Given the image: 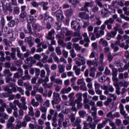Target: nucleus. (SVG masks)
Instances as JSON below:
<instances>
[{
	"label": "nucleus",
	"instance_id": "f257e3e1",
	"mask_svg": "<svg viewBox=\"0 0 129 129\" xmlns=\"http://www.w3.org/2000/svg\"><path fill=\"white\" fill-rule=\"evenodd\" d=\"M35 20L36 19L34 18V17L29 16V18L27 20L28 23L27 25V29H24V32L25 34H29V35H33V34H34L33 31L32 30V26L31 25V24H35Z\"/></svg>",
	"mask_w": 129,
	"mask_h": 129
},
{
	"label": "nucleus",
	"instance_id": "f03ea898",
	"mask_svg": "<svg viewBox=\"0 0 129 129\" xmlns=\"http://www.w3.org/2000/svg\"><path fill=\"white\" fill-rule=\"evenodd\" d=\"M39 20L44 21L46 24H54V18L51 16L48 15V12L39 16Z\"/></svg>",
	"mask_w": 129,
	"mask_h": 129
},
{
	"label": "nucleus",
	"instance_id": "7ed1b4c3",
	"mask_svg": "<svg viewBox=\"0 0 129 129\" xmlns=\"http://www.w3.org/2000/svg\"><path fill=\"white\" fill-rule=\"evenodd\" d=\"M60 101H61L60 94L54 92L53 94V100L51 101L52 105L54 106L55 104H58V103H60Z\"/></svg>",
	"mask_w": 129,
	"mask_h": 129
},
{
	"label": "nucleus",
	"instance_id": "20e7f679",
	"mask_svg": "<svg viewBox=\"0 0 129 129\" xmlns=\"http://www.w3.org/2000/svg\"><path fill=\"white\" fill-rule=\"evenodd\" d=\"M55 34V30L52 29L50 31L48 32V34L46 37V39L47 40H51V45H55L56 44V41L54 40L55 37L53 36V34Z\"/></svg>",
	"mask_w": 129,
	"mask_h": 129
},
{
	"label": "nucleus",
	"instance_id": "39448f33",
	"mask_svg": "<svg viewBox=\"0 0 129 129\" xmlns=\"http://www.w3.org/2000/svg\"><path fill=\"white\" fill-rule=\"evenodd\" d=\"M5 8H5L4 6H3V10L4 14L9 15V12H9L10 14H12V13H13V5L9 4L6 6Z\"/></svg>",
	"mask_w": 129,
	"mask_h": 129
},
{
	"label": "nucleus",
	"instance_id": "423d86ee",
	"mask_svg": "<svg viewBox=\"0 0 129 129\" xmlns=\"http://www.w3.org/2000/svg\"><path fill=\"white\" fill-rule=\"evenodd\" d=\"M55 14V17L56 18L57 21H58V22L59 23H61V22H62V20L64 19V16H63V12L59 9L56 11Z\"/></svg>",
	"mask_w": 129,
	"mask_h": 129
},
{
	"label": "nucleus",
	"instance_id": "0eeeda50",
	"mask_svg": "<svg viewBox=\"0 0 129 129\" xmlns=\"http://www.w3.org/2000/svg\"><path fill=\"white\" fill-rule=\"evenodd\" d=\"M89 7L93 8V3L86 2L84 6L81 8V11L89 13V10H88Z\"/></svg>",
	"mask_w": 129,
	"mask_h": 129
},
{
	"label": "nucleus",
	"instance_id": "6e6552de",
	"mask_svg": "<svg viewBox=\"0 0 129 129\" xmlns=\"http://www.w3.org/2000/svg\"><path fill=\"white\" fill-rule=\"evenodd\" d=\"M24 42L28 44L29 47H33L34 46V38L32 36L26 37L25 38Z\"/></svg>",
	"mask_w": 129,
	"mask_h": 129
},
{
	"label": "nucleus",
	"instance_id": "1a4fd4ad",
	"mask_svg": "<svg viewBox=\"0 0 129 129\" xmlns=\"http://www.w3.org/2000/svg\"><path fill=\"white\" fill-rule=\"evenodd\" d=\"M32 30L35 33H37V32H41L42 31V26L39 24H32Z\"/></svg>",
	"mask_w": 129,
	"mask_h": 129
},
{
	"label": "nucleus",
	"instance_id": "9d476101",
	"mask_svg": "<svg viewBox=\"0 0 129 129\" xmlns=\"http://www.w3.org/2000/svg\"><path fill=\"white\" fill-rule=\"evenodd\" d=\"M71 27L74 30H80V24L76 21H73L71 22ZM78 27V28H77Z\"/></svg>",
	"mask_w": 129,
	"mask_h": 129
},
{
	"label": "nucleus",
	"instance_id": "9b49d317",
	"mask_svg": "<svg viewBox=\"0 0 129 129\" xmlns=\"http://www.w3.org/2000/svg\"><path fill=\"white\" fill-rule=\"evenodd\" d=\"M109 13L110 12L108 9L104 8V9L102 10L101 14L103 16V18H108V17H109Z\"/></svg>",
	"mask_w": 129,
	"mask_h": 129
},
{
	"label": "nucleus",
	"instance_id": "f8f14e48",
	"mask_svg": "<svg viewBox=\"0 0 129 129\" xmlns=\"http://www.w3.org/2000/svg\"><path fill=\"white\" fill-rule=\"evenodd\" d=\"M39 5L40 7H42V9L43 11H47L48 9H49V7H48L49 3L48 2H40Z\"/></svg>",
	"mask_w": 129,
	"mask_h": 129
},
{
	"label": "nucleus",
	"instance_id": "ddd939ff",
	"mask_svg": "<svg viewBox=\"0 0 129 129\" xmlns=\"http://www.w3.org/2000/svg\"><path fill=\"white\" fill-rule=\"evenodd\" d=\"M27 18H28V14L26 12H22L19 15V19L22 22H24L25 19H27Z\"/></svg>",
	"mask_w": 129,
	"mask_h": 129
},
{
	"label": "nucleus",
	"instance_id": "4468645a",
	"mask_svg": "<svg viewBox=\"0 0 129 129\" xmlns=\"http://www.w3.org/2000/svg\"><path fill=\"white\" fill-rule=\"evenodd\" d=\"M79 16L83 20H89V15L86 12L80 13Z\"/></svg>",
	"mask_w": 129,
	"mask_h": 129
},
{
	"label": "nucleus",
	"instance_id": "2eb2a0df",
	"mask_svg": "<svg viewBox=\"0 0 129 129\" xmlns=\"http://www.w3.org/2000/svg\"><path fill=\"white\" fill-rule=\"evenodd\" d=\"M64 14L67 18H71L73 15V10L69 9L64 12Z\"/></svg>",
	"mask_w": 129,
	"mask_h": 129
},
{
	"label": "nucleus",
	"instance_id": "dca6fc26",
	"mask_svg": "<svg viewBox=\"0 0 129 129\" xmlns=\"http://www.w3.org/2000/svg\"><path fill=\"white\" fill-rule=\"evenodd\" d=\"M30 61L32 63V64H36V63H37V60H36V59H33V57H29L26 58V60L25 61V63L26 64H28V63H29Z\"/></svg>",
	"mask_w": 129,
	"mask_h": 129
},
{
	"label": "nucleus",
	"instance_id": "f3484780",
	"mask_svg": "<svg viewBox=\"0 0 129 129\" xmlns=\"http://www.w3.org/2000/svg\"><path fill=\"white\" fill-rule=\"evenodd\" d=\"M103 2H104V0H95V3L97 6L99 7V8H103Z\"/></svg>",
	"mask_w": 129,
	"mask_h": 129
},
{
	"label": "nucleus",
	"instance_id": "a211bd4d",
	"mask_svg": "<svg viewBox=\"0 0 129 129\" xmlns=\"http://www.w3.org/2000/svg\"><path fill=\"white\" fill-rule=\"evenodd\" d=\"M32 7L33 8H35V9H38L39 8V6H40V2H37L36 1H32L31 4Z\"/></svg>",
	"mask_w": 129,
	"mask_h": 129
},
{
	"label": "nucleus",
	"instance_id": "6ab92c4d",
	"mask_svg": "<svg viewBox=\"0 0 129 129\" xmlns=\"http://www.w3.org/2000/svg\"><path fill=\"white\" fill-rule=\"evenodd\" d=\"M16 25V19L15 20L9 21L8 23V27L10 28H14V26Z\"/></svg>",
	"mask_w": 129,
	"mask_h": 129
},
{
	"label": "nucleus",
	"instance_id": "aec40b11",
	"mask_svg": "<svg viewBox=\"0 0 129 129\" xmlns=\"http://www.w3.org/2000/svg\"><path fill=\"white\" fill-rule=\"evenodd\" d=\"M59 8V3H55L52 5V7L51 8V11H53V12L55 11H56V10H58V8Z\"/></svg>",
	"mask_w": 129,
	"mask_h": 129
},
{
	"label": "nucleus",
	"instance_id": "412c9836",
	"mask_svg": "<svg viewBox=\"0 0 129 129\" xmlns=\"http://www.w3.org/2000/svg\"><path fill=\"white\" fill-rule=\"evenodd\" d=\"M101 42H102V46L103 47H107L108 46V42L106 40H103V38H101L99 42L100 43Z\"/></svg>",
	"mask_w": 129,
	"mask_h": 129
},
{
	"label": "nucleus",
	"instance_id": "4be33fe9",
	"mask_svg": "<svg viewBox=\"0 0 129 129\" xmlns=\"http://www.w3.org/2000/svg\"><path fill=\"white\" fill-rule=\"evenodd\" d=\"M68 2H69L70 4L71 5H74V6H75L76 5H78L79 4V1L78 0H67Z\"/></svg>",
	"mask_w": 129,
	"mask_h": 129
},
{
	"label": "nucleus",
	"instance_id": "5701e85b",
	"mask_svg": "<svg viewBox=\"0 0 129 129\" xmlns=\"http://www.w3.org/2000/svg\"><path fill=\"white\" fill-rule=\"evenodd\" d=\"M77 36L78 37L72 39V41L74 42H78L79 40H81V39H82V36L80 35V34H78Z\"/></svg>",
	"mask_w": 129,
	"mask_h": 129
},
{
	"label": "nucleus",
	"instance_id": "b1692460",
	"mask_svg": "<svg viewBox=\"0 0 129 129\" xmlns=\"http://www.w3.org/2000/svg\"><path fill=\"white\" fill-rule=\"evenodd\" d=\"M114 20L111 18H109L108 20H106L104 22L105 25H108V24H113Z\"/></svg>",
	"mask_w": 129,
	"mask_h": 129
},
{
	"label": "nucleus",
	"instance_id": "393cba45",
	"mask_svg": "<svg viewBox=\"0 0 129 129\" xmlns=\"http://www.w3.org/2000/svg\"><path fill=\"white\" fill-rule=\"evenodd\" d=\"M13 12L14 15H19V14H20V8H19V7H15Z\"/></svg>",
	"mask_w": 129,
	"mask_h": 129
},
{
	"label": "nucleus",
	"instance_id": "a878e982",
	"mask_svg": "<svg viewBox=\"0 0 129 129\" xmlns=\"http://www.w3.org/2000/svg\"><path fill=\"white\" fill-rule=\"evenodd\" d=\"M98 10H99V8H98L97 5L93 6V8L92 9V13H97L98 12Z\"/></svg>",
	"mask_w": 129,
	"mask_h": 129
},
{
	"label": "nucleus",
	"instance_id": "bb28decb",
	"mask_svg": "<svg viewBox=\"0 0 129 129\" xmlns=\"http://www.w3.org/2000/svg\"><path fill=\"white\" fill-rule=\"evenodd\" d=\"M118 71L117 70V69H113V70L112 71V77H116V76H117Z\"/></svg>",
	"mask_w": 129,
	"mask_h": 129
},
{
	"label": "nucleus",
	"instance_id": "cd10ccee",
	"mask_svg": "<svg viewBox=\"0 0 129 129\" xmlns=\"http://www.w3.org/2000/svg\"><path fill=\"white\" fill-rule=\"evenodd\" d=\"M0 96L1 98H4L5 97L8 98L10 96V94H9L8 92L2 93L0 94Z\"/></svg>",
	"mask_w": 129,
	"mask_h": 129
},
{
	"label": "nucleus",
	"instance_id": "c85d7f7f",
	"mask_svg": "<svg viewBox=\"0 0 129 129\" xmlns=\"http://www.w3.org/2000/svg\"><path fill=\"white\" fill-rule=\"evenodd\" d=\"M99 58H100L99 61H100V64H102V63H103V59H104V54H103V53L100 54Z\"/></svg>",
	"mask_w": 129,
	"mask_h": 129
},
{
	"label": "nucleus",
	"instance_id": "c756f323",
	"mask_svg": "<svg viewBox=\"0 0 129 129\" xmlns=\"http://www.w3.org/2000/svg\"><path fill=\"white\" fill-rule=\"evenodd\" d=\"M1 24L2 26V29L4 28L5 25H6V21L5 20L4 17H2L1 19Z\"/></svg>",
	"mask_w": 129,
	"mask_h": 129
},
{
	"label": "nucleus",
	"instance_id": "7c9ffc66",
	"mask_svg": "<svg viewBox=\"0 0 129 129\" xmlns=\"http://www.w3.org/2000/svg\"><path fill=\"white\" fill-rule=\"evenodd\" d=\"M69 122V119L68 118H66L65 121L62 122V125L64 128L67 127V125H68V122Z\"/></svg>",
	"mask_w": 129,
	"mask_h": 129
},
{
	"label": "nucleus",
	"instance_id": "2f4dec72",
	"mask_svg": "<svg viewBox=\"0 0 129 129\" xmlns=\"http://www.w3.org/2000/svg\"><path fill=\"white\" fill-rule=\"evenodd\" d=\"M99 82H100L101 83H104L106 81L105 80V76H103V77H101L100 79L98 80Z\"/></svg>",
	"mask_w": 129,
	"mask_h": 129
},
{
	"label": "nucleus",
	"instance_id": "473e14b6",
	"mask_svg": "<svg viewBox=\"0 0 129 129\" xmlns=\"http://www.w3.org/2000/svg\"><path fill=\"white\" fill-rule=\"evenodd\" d=\"M58 68L59 69V73H63L64 70L63 65L60 64L58 66Z\"/></svg>",
	"mask_w": 129,
	"mask_h": 129
},
{
	"label": "nucleus",
	"instance_id": "72a5a7b5",
	"mask_svg": "<svg viewBox=\"0 0 129 129\" xmlns=\"http://www.w3.org/2000/svg\"><path fill=\"white\" fill-rule=\"evenodd\" d=\"M35 76H36L37 78H39V75H40V69L37 68H35Z\"/></svg>",
	"mask_w": 129,
	"mask_h": 129
},
{
	"label": "nucleus",
	"instance_id": "f704fd0d",
	"mask_svg": "<svg viewBox=\"0 0 129 129\" xmlns=\"http://www.w3.org/2000/svg\"><path fill=\"white\" fill-rule=\"evenodd\" d=\"M55 52L56 53H57V55H61L62 54V52H61V49H60V47H57L55 48Z\"/></svg>",
	"mask_w": 129,
	"mask_h": 129
},
{
	"label": "nucleus",
	"instance_id": "c9c22d12",
	"mask_svg": "<svg viewBox=\"0 0 129 129\" xmlns=\"http://www.w3.org/2000/svg\"><path fill=\"white\" fill-rule=\"evenodd\" d=\"M108 121H110V119L105 118L104 120L102 121V123L105 126V125L106 124V123H107V122H108Z\"/></svg>",
	"mask_w": 129,
	"mask_h": 129
},
{
	"label": "nucleus",
	"instance_id": "e433bc0d",
	"mask_svg": "<svg viewBox=\"0 0 129 129\" xmlns=\"http://www.w3.org/2000/svg\"><path fill=\"white\" fill-rule=\"evenodd\" d=\"M104 73L105 75H109V74H110V70L108 69V68L107 67H106Z\"/></svg>",
	"mask_w": 129,
	"mask_h": 129
},
{
	"label": "nucleus",
	"instance_id": "4c0bfd02",
	"mask_svg": "<svg viewBox=\"0 0 129 129\" xmlns=\"http://www.w3.org/2000/svg\"><path fill=\"white\" fill-rule=\"evenodd\" d=\"M113 60V56H112V55L110 52L109 53V54L108 55V60L109 62H111Z\"/></svg>",
	"mask_w": 129,
	"mask_h": 129
},
{
	"label": "nucleus",
	"instance_id": "58836bf2",
	"mask_svg": "<svg viewBox=\"0 0 129 129\" xmlns=\"http://www.w3.org/2000/svg\"><path fill=\"white\" fill-rule=\"evenodd\" d=\"M89 127H90V128L91 129H95V128L96 127V124H92L91 123H89Z\"/></svg>",
	"mask_w": 129,
	"mask_h": 129
},
{
	"label": "nucleus",
	"instance_id": "ea45409f",
	"mask_svg": "<svg viewBox=\"0 0 129 129\" xmlns=\"http://www.w3.org/2000/svg\"><path fill=\"white\" fill-rule=\"evenodd\" d=\"M31 79V77L29 75H25L22 77V80H30Z\"/></svg>",
	"mask_w": 129,
	"mask_h": 129
},
{
	"label": "nucleus",
	"instance_id": "a19ab883",
	"mask_svg": "<svg viewBox=\"0 0 129 129\" xmlns=\"http://www.w3.org/2000/svg\"><path fill=\"white\" fill-rule=\"evenodd\" d=\"M116 34H117V32H116V31H111V33L109 34V35H110V36L112 38H115Z\"/></svg>",
	"mask_w": 129,
	"mask_h": 129
},
{
	"label": "nucleus",
	"instance_id": "79ce46f5",
	"mask_svg": "<svg viewBox=\"0 0 129 129\" xmlns=\"http://www.w3.org/2000/svg\"><path fill=\"white\" fill-rule=\"evenodd\" d=\"M76 97H77V99L80 100H82V93H79L76 94Z\"/></svg>",
	"mask_w": 129,
	"mask_h": 129
},
{
	"label": "nucleus",
	"instance_id": "37998d69",
	"mask_svg": "<svg viewBox=\"0 0 129 129\" xmlns=\"http://www.w3.org/2000/svg\"><path fill=\"white\" fill-rule=\"evenodd\" d=\"M120 85H121L122 86H124V87H126V88L128 86V83H127V82H124V83L122 82H120Z\"/></svg>",
	"mask_w": 129,
	"mask_h": 129
},
{
	"label": "nucleus",
	"instance_id": "c03bdc74",
	"mask_svg": "<svg viewBox=\"0 0 129 129\" xmlns=\"http://www.w3.org/2000/svg\"><path fill=\"white\" fill-rule=\"evenodd\" d=\"M86 113L84 111H79V114L81 117H83Z\"/></svg>",
	"mask_w": 129,
	"mask_h": 129
},
{
	"label": "nucleus",
	"instance_id": "a18cd8bd",
	"mask_svg": "<svg viewBox=\"0 0 129 129\" xmlns=\"http://www.w3.org/2000/svg\"><path fill=\"white\" fill-rule=\"evenodd\" d=\"M17 56L18 58H20L21 59V60H24L25 59L24 56H23V54L21 53V52L19 53H17Z\"/></svg>",
	"mask_w": 129,
	"mask_h": 129
},
{
	"label": "nucleus",
	"instance_id": "49530a36",
	"mask_svg": "<svg viewBox=\"0 0 129 129\" xmlns=\"http://www.w3.org/2000/svg\"><path fill=\"white\" fill-rule=\"evenodd\" d=\"M11 62H6L5 63V68H7L8 69H10L11 68Z\"/></svg>",
	"mask_w": 129,
	"mask_h": 129
},
{
	"label": "nucleus",
	"instance_id": "de8ad7c7",
	"mask_svg": "<svg viewBox=\"0 0 129 129\" xmlns=\"http://www.w3.org/2000/svg\"><path fill=\"white\" fill-rule=\"evenodd\" d=\"M80 89L81 90H83V91H87V88L86 87V86L84 85L80 86Z\"/></svg>",
	"mask_w": 129,
	"mask_h": 129
},
{
	"label": "nucleus",
	"instance_id": "09e8293b",
	"mask_svg": "<svg viewBox=\"0 0 129 129\" xmlns=\"http://www.w3.org/2000/svg\"><path fill=\"white\" fill-rule=\"evenodd\" d=\"M53 24L52 23H46V29H47V30H50V29L52 28V25Z\"/></svg>",
	"mask_w": 129,
	"mask_h": 129
},
{
	"label": "nucleus",
	"instance_id": "8fccbe9b",
	"mask_svg": "<svg viewBox=\"0 0 129 129\" xmlns=\"http://www.w3.org/2000/svg\"><path fill=\"white\" fill-rule=\"evenodd\" d=\"M21 127H22V124H21V122H18L16 125V129H20Z\"/></svg>",
	"mask_w": 129,
	"mask_h": 129
},
{
	"label": "nucleus",
	"instance_id": "3c124183",
	"mask_svg": "<svg viewBox=\"0 0 129 129\" xmlns=\"http://www.w3.org/2000/svg\"><path fill=\"white\" fill-rule=\"evenodd\" d=\"M45 74H46V72H45L44 70H41V73L40 74V77H41L42 78L45 77Z\"/></svg>",
	"mask_w": 129,
	"mask_h": 129
},
{
	"label": "nucleus",
	"instance_id": "603ef678",
	"mask_svg": "<svg viewBox=\"0 0 129 129\" xmlns=\"http://www.w3.org/2000/svg\"><path fill=\"white\" fill-rule=\"evenodd\" d=\"M13 16H7L6 17V19L8 21V22H10L11 21H13Z\"/></svg>",
	"mask_w": 129,
	"mask_h": 129
},
{
	"label": "nucleus",
	"instance_id": "864d4df0",
	"mask_svg": "<svg viewBox=\"0 0 129 129\" xmlns=\"http://www.w3.org/2000/svg\"><path fill=\"white\" fill-rule=\"evenodd\" d=\"M105 126L102 123H99L97 125V129H102L103 127H104Z\"/></svg>",
	"mask_w": 129,
	"mask_h": 129
},
{
	"label": "nucleus",
	"instance_id": "5fc2aeb1",
	"mask_svg": "<svg viewBox=\"0 0 129 129\" xmlns=\"http://www.w3.org/2000/svg\"><path fill=\"white\" fill-rule=\"evenodd\" d=\"M36 100H38V101H40V102H43V99H42V96H36Z\"/></svg>",
	"mask_w": 129,
	"mask_h": 129
},
{
	"label": "nucleus",
	"instance_id": "6e6d98bb",
	"mask_svg": "<svg viewBox=\"0 0 129 129\" xmlns=\"http://www.w3.org/2000/svg\"><path fill=\"white\" fill-rule=\"evenodd\" d=\"M74 46L76 50H80V47H79V44L75 43V44H74Z\"/></svg>",
	"mask_w": 129,
	"mask_h": 129
},
{
	"label": "nucleus",
	"instance_id": "4d7b16f0",
	"mask_svg": "<svg viewBox=\"0 0 129 129\" xmlns=\"http://www.w3.org/2000/svg\"><path fill=\"white\" fill-rule=\"evenodd\" d=\"M41 114V112L39 110H37L35 112V117H39Z\"/></svg>",
	"mask_w": 129,
	"mask_h": 129
},
{
	"label": "nucleus",
	"instance_id": "13d9d810",
	"mask_svg": "<svg viewBox=\"0 0 129 129\" xmlns=\"http://www.w3.org/2000/svg\"><path fill=\"white\" fill-rule=\"evenodd\" d=\"M34 58L36 60H39V59L41 58V55H40V54H35Z\"/></svg>",
	"mask_w": 129,
	"mask_h": 129
},
{
	"label": "nucleus",
	"instance_id": "bf43d9fd",
	"mask_svg": "<svg viewBox=\"0 0 129 129\" xmlns=\"http://www.w3.org/2000/svg\"><path fill=\"white\" fill-rule=\"evenodd\" d=\"M47 59H48V56H44L42 59V62L43 63H47Z\"/></svg>",
	"mask_w": 129,
	"mask_h": 129
},
{
	"label": "nucleus",
	"instance_id": "052dcab7",
	"mask_svg": "<svg viewBox=\"0 0 129 129\" xmlns=\"http://www.w3.org/2000/svg\"><path fill=\"white\" fill-rule=\"evenodd\" d=\"M80 68H79L77 70L75 71L76 75H77V76H79V75H80Z\"/></svg>",
	"mask_w": 129,
	"mask_h": 129
},
{
	"label": "nucleus",
	"instance_id": "680f3d73",
	"mask_svg": "<svg viewBox=\"0 0 129 129\" xmlns=\"http://www.w3.org/2000/svg\"><path fill=\"white\" fill-rule=\"evenodd\" d=\"M24 118L26 121H30V120L32 119V118L28 115H25Z\"/></svg>",
	"mask_w": 129,
	"mask_h": 129
},
{
	"label": "nucleus",
	"instance_id": "e2e57ef3",
	"mask_svg": "<svg viewBox=\"0 0 129 129\" xmlns=\"http://www.w3.org/2000/svg\"><path fill=\"white\" fill-rule=\"evenodd\" d=\"M109 50H110V48L108 47H106L104 48V51L106 54H107V53L109 52Z\"/></svg>",
	"mask_w": 129,
	"mask_h": 129
},
{
	"label": "nucleus",
	"instance_id": "0e129e2a",
	"mask_svg": "<svg viewBox=\"0 0 129 129\" xmlns=\"http://www.w3.org/2000/svg\"><path fill=\"white\" fill-rule=\"evenodd\" d=\"M51 70H56V69H57V64H52L51 66Z\"/></svg>",
	"mask_w": 129,
	"mask_h": 129
},
{
	"label": "nucleus",
	"instance_id": "69168bd1",
	"mask_svg": "<svg viewBox=\"0 0 129 129\" xmlns=\"http://www.w3.org/2000/svg\"><path fill=\"white\" fill-rule=\"evenodd\" d=\"M116 125H120L121 124V120L118 119L116 120Z\"/></svg>",
	"mask_w": 129,
	"mask_h": 129
},
{
	"label": "nucleus",
	"instance_id": "338daca9",
	"mask_svg": "<svg viewBox=\"0 0 129 129\" xmlns=\"http://www.w3.org/2000/svg\"><path fill=\"white\" fill-rule=\"evenodd\" d=\"M20 37L22 39H25V37H26L25 33H24V32H21L20 34Z\"/></svg>",
	"mask_w": 129,
	"mask_h": 129
},
{
	"label": "nucleus",
	"instance_id": "774afa93",
	"mask_svg": "<svg viewBox=\"0 0 129 129\" xmlns=\"http://www.w3.org/2000/svg\"><path fill=\"white\" fill-rule=\"evenodd\" d=\"M124 56L126 59H128L129 58V52L128 50L125 51V54H124Z\"/></svg>",
	"mask_w": 129,
	"mask_h": 129
}]
</instances>
